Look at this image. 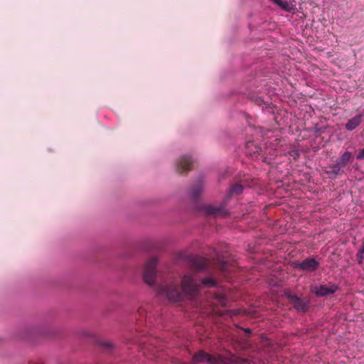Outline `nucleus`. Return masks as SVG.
Masks as SVG:
<instances>
[{
    "instance_id": "1",
    "label": "nucleus",
    "mask_w": 364,
    "mask_h": 364,
    "mask_svg": "<svg viewBox=\"0 0 364 364\" xmlns=\"http://www.w3.org/2000/svg\"><path fill=\"white\" fill-rule=\"evenodd\" d=\"M212 299L213 306H211L210 309L208 311V313L223 314L222 312L216 309L215 306L220 305L221 306H226L230 300H235L236 298H230V291L221 287L217 289V291L213 293Z\"/></svg>"
},
{
    "instance_id": "2",
    "label": "nucleus",
    "mask_w": 364,
    "mask_h": 364,
    "mask_svg": "<svg viewBox=\"0 0 364 364\" xmlns=\"http://www.w3.org/2000/svg\"><path fill=\"white\" fill-rule=\"evenodd\" d=\"M192 364H198L200 363H207L209 364H221L223 360L221 355L218 354H209L203 350L197 351L193 358Z\"/></svg>"
},
{
    "instance_id": "3",
    "label": "nucleus",
    "mask_w": 364,
    "mask_h": 364,
    "mask_svg": "<svg viewBox=\"0 0 364 364\" xmlns=\"http://www.w3.org/2000/svg\"><path fill=\"white\" fill-rule=\"evenodd\" d=\"M181 289L184 295L192 299L198 294L199 285L194 282L191 275H184L181 280Z\"/></svg>"
},
{
    "instance_id": "4",
    "label": "nucleus",
    "mask_w": 364,
    "mask_h": 364,
    "mask_svg": "<svg viewBox=\"0 0 364 364\" xmlns=\"http://www.w3.org/2000/svg\"><path fill=\"white\" fill-rule=\"evenodd\" d=\"M157 262V258L151 257L145 264L143 278L144 282L149 285H152L155 282Z\"/></svg>"
},
{
    "instance_id": "5",
    "label": "nucleus",
    "mask_w": 364,
    "mask_h": 364,
    "mask_svg": "<svg viewBox=\"0 0 364 364\" xmlns=\"http://www.w3.org/2000/svg\"><path fill=\"white\" fill-rule=\"evenodd\" d=\"M158 294L165 295L170 301H178L182 299L183 295L176 287H162L159 289Z\"/></svg>"
},
{
    "instance_id": "6",
    "label": "nucleus",
    "mask_w": 364,
    "mask_h": 364,
    "mask_svg": "<svg viewBox=\"0 0 364 364\" xmlns=\"http://www.w3.org/2000/svg\"><path fill=\"white\" fill-rule=\"evenodd\" d=\"M319 265V262L314 258H306L301 262L295 263L294 267L300 270L313 272L315 271Z\"/></svg>"
},
{
    "instance_id": "7",
    "label": "nucleus",
    "mask_w": 364,
    "mask_h": 364,
    "mask_svg": "<svg viewBox=\"0 0 364 364\" xmlns=\"http://www.w3.org/2000/svg\"><path fill=\"white\" fill-rule=\"evenodd\" d=\"M193 160L191 156H183L177 161V172L179 173H187L192 169Z\"/></svg>"
},
{
    "instance_id": "8",
    "label": "nucleus",
    "mask_w": 364,
    "mask_h": 364,
    "mask_svg": "<svg viewBox=\"0 0 364 364\" xmlns=\"http://www.w3.org/2000/svg\"><path fill=\"white\" fill-rule=\"evenodd\" d=\"M338 289V285L335 284H330L329 285L323 284L319 287H316L314 291L317 296H325L334 294Z\"/></svg>"
},
{
    "instance_id": "9",
    "label": "nucleus",
    "mask_w": 364,
    "mask_h": 364,
    "mask_svg": "<svg viewBox=\"0 0 364 364\" xmlns=\"http://www.w3.org/2000/svg\"><path fill=\"white\" fill-rule=\"evenodd\" d=\"M287 296L289 301L294 305V308L297 311L302 312H306L308 311V304L306 302H304L301 299L299 298L296 296L291 295L289 294H287Z\"/></svg>"
},
{
    "instance_id": "10",
    "label": "nucleus",
    "mask_w": 364,
    "mask_h": 364,
    "mask_svg": "<svg viewBox=\"0 0 364 364\" xmlns=\"http://www.w3.org/2000/svg\"><path fill=\"white\" fill-rule=\"evenodd\" d=\"M235 267H236L235 265L224 262H220L217 265V268L224 274L227 279L232 278L230 272H232Z\"/></svg>"
},
{
    "instance_id": "11",
    "label": "nucleus",
    "mask_w": 364,
    "mask_h": 364,
    "mask_svg": "<svg viewBox=\"0 0 364 364\" xmlns=\"http://www.w3.org/2000/svg\"><path fill=\"white\" fill-rule=\"evenodd\" d=\"M209 260L204 257H195L192 259L193 267L198 270L205 269L209 265Z\"/></svg>"
},
{
    "instance_id": "12",
    "label": "nucleus",
    "mask_w": 364,
    "mask_h": 364,
    "mask_svg": "<svg viewBox=\"0 0 364 364\" xmlns=\"http://www.w3.org/2000/svg\"><path fill=\"white\" fill-rule=\"evenodd\" d=\"M204 210L208 215H213L215 217H225L228 215L226 210L223 208H214L213 206L208 205L205 207Z\"/></svg>"
},
{
    "instance_id": "13",
    "label": "nucleus",
    "mask_w": 364,
    "mask_h": 364,
    "mask_svg": "<svg viewBox=\"0 0 364 364\" xmlns=\"http://www.w3.org/2000/svg\"><path fill=\"white\" fill-rule=\"evenodd\" d=\"M362 114H359L349 119L346 124V129L349 131L354 130L356 127H358L362 121Z\"/></svg>"
},
{
    "instance_id": "14",
    "label": "nucleus",
    "mask_w": 364,
    "mask_h": 364,
    "mask_svg": "<svg viewBox=\"0 0 364 364\" xmlns=\"http://www.w3.org/2000/svg\"><path fill=\"white\" fill-rule=\"evenodd\" d=\"M260 151H261V149L259 147L257 146L254 144V142L248 141L246 144V154L247 155H250L252 157H255L257 154H259Z\"/></svg>"
},
{
    "instance_id": "15",
    "label": "nucleus",
    "mask_w": 364,
    "mask_h": 364,
    "mask_svg": "<svg viewBox=\"0 0 364 364\" xmlns=\"http://www.w3.org/2000/svg\"><path fill=\"white\" fill-rule=\"evenodd\" d=\"M352 154L349 151L344 152L342 156L340 157L338 163L341 165V166L345 167L348 163H349L352 159Z\"/></svg>"
},
{
    "instance_id": "16",
    "label": "nucleus",
    "mask_w": 364,
    "mask_h": 364,
    "mask_svg": "<svg viewBox=\"0 0 364 364\" xmlns=\"http://www.w3.org/2000/svg\"><path fill=\"white\" fill-rule=\"evenodd\" d=\"M243 191V186L236 183L233 185L230 189L231 194H240Z\"/></svg>"
},
{
    "instance_id": "17",
    "label": "nucleus",
    "mask_w": 364,
    "mask_h": 364,
    "mask_svg": "<svg viewBox=\"0 0 364 364\" xmlns=\"http://www.w3.org/2000/svg\"><path fill=\"white\" fill-rule=\"evenodd\" d=\"M202 284L208 287H215V281L210 277L205 278L202 280Z\"/></svg>"
},
{
    "instance_id": "18",
    "label": "nucleus",
    "mask_w": 364,
    "mask_h": 364,
    "mask_svg": "<svg viewBox=\"0 0 364 364\" xmlns=\"http://www.w3.org/2000/svg\"><path fill=\"white\" fill-rule=\"evenodd\" d=\"M232 364H252V361L241 358H237L235 360H234Z\"/></svg>"
},
{
    "instance_id": "19",
    "label": "nucleus",
    "mask_w": 364,
    "mask_h": 364,
    "mask_svg": "<svg viewBox=\"0 0 364 364\" xmlns=\"http://www.w3.org/2000/svg\"><path fill=\"white\" fill-rule=\"evenodd\" d=\"M343 166H341V165H340L338 162L334 164L333 166H332V172L336 174V175H338L340 173V171H341V168H343Z\"/></svg>"
},
{
    "instance_id": "20",
    "label": "nucleus",
    "mask_w": 364,
    "mask_h": 364,
    "mask_svg": "<svg viewBox=\"0 0 364 364\" xmlns=\"http://www.w3.org/2000/svg\"><path fill=\"white\" fill-rule=\"evenodd\" d=\"M202 191V188L200 186L197 187L192 191V196L194 198H196L200 193Z\"/></svg>"
},
{
    "instance_id": "21",
    "label": "nucleus",
    "mask_w": 364,
    "mask_h": 364,
    "mask_svg": "<svg viewBox=\"0 0 364 364\" xmlns=\"http://www.w3.org/2000/svg\"><path fill=\"white\" fill-rule=\"evenodd\" d=\"M357 259L359 264H361L363 261L364 260V252H363V250H360L359 252L357 253Z\"/></svg>"
},
{
    "instance_id": "22",
    "label": "nucleus",
    "mask_w": 364,
    "mask_h": 364,
    "mask_svg": "<svg viewBox=\"0 0 364 364\" xmlns=\"http://www.w3.org/2000/svg\"><path fill=\"white\" fill-rule=\"evenodd\" d=\"M356 159L358 160H362V159H364V148L362 149L359 152L358 154H357L356 156Z\"/></svg>"
},
{
    "instance_id": "23",
    "label": "nucleus",
    "mask_w": 364,
    "mask_h": 364,
    "mask_svg": "<svg viewBox=\"0 0 364 364\" xmlns=\"http://www.w3.org/2000/svg\"><path fill=\"white\" fill-rule=\"evenodd\" d=\"M289 155L293 156L294 159L297 158L299 156V151L297 150H292L289 152Z\"/></svg>"
},
{
    "instance_id": "24",
    "label": "nucleus",
    "mask_w": 364,
    "mask_h": 364,
    "mask_svg": "<svg viewBox=\"0 0 364 364\" xmlns=\"http://www.w3.org/2000/svg\"><path fill=\"white\" fill-rule=\"evenodd\" d=\"M112 116H113V114H112V112H111V111L107 110V111H106V112H105V113H104V117H105V118H107V117H112Z\"/></svg>"
},
{
    "instance_id": "25",
    "label": "nucleus",
    "mask_w": 364,
    "mask_h": 364,
    "mask_svg": "<svg viewBox=\"0 0 364 364\" xmlns=\"http://www.w3.org/2000/svg\"><path fill=\"white\" fill-rule=\"evenodd\" d=\"M361 250H363V252H364V241H363V247H361Z\"/></svg>"
},
{
    "instance_id": "26",
    "label": "nucleus",
    "mask_w": 364,
    "mask_h": 364,
    "mask_svg": "<svg viewBox=\"0 0 364 364\" xmlns=\"http://www.w3.org/2000/svg\"><path fill=\"white\" fill-rule=\"evenodd\" d=\"M245 331L247 332V333H250V330L249 328H247V329H245Z\"/></svg>"
}]
</instances>
